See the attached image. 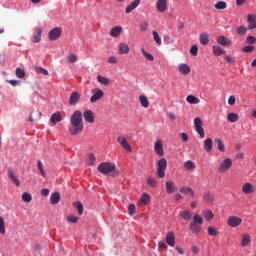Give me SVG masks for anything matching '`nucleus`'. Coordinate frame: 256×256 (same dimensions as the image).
I'll return each mask as SVG.
<instances>
[{
	"mask_svg": "<svg viewBox=\"0 0 256 256\" xmlns=\"http://www.w3.org/2000/svg\"><path fill=\"white\" fill-rule=\"evenodd\" d=\"M41 35H43V30L41 28H38L35 32H34V36H33V42L34 43H39L41 41Z\"/></svg>",
	"mask_w": 256,
	"mask_h": 256,
	"instance_id": "28",
	"label": "nucleus"
},
{
	"mask_svg": "<svg viewBox=\"0 0 256 256\" xmlns=\"http://www.w3.org/2000/svg\"><path fill=\"white\" fill-rule=\"evenodd\" d=\"M167 170V159L161 158L156 163V175L158 179H164Z\"/></svg>",
	"mask_w": 256,
	"mask_h": 256,
	"instance_id": "3",
	"label": "nucleus"
},
{
	"mask_svg": "<svg viewBox=\"0 0 256 256\" xmlns=\"http://www.w3.org/2000/svg\"><path fill=\"white\" fill-rule=\"evenodd\" d=\"M184 168L186 171H191V170L195 169V164L193 163V161L188 160L184 163Z\"/></svg>",
	"mask_w": 256,
	"mask_h": 256,
	"instance_id": "44",
	"label": "nucleus"
},
{
	"mask_svg": "<svg viewBox=\"0 0 256 256\" xmlns=\"http://www.w3.org/2000/svg\"><path fill=\"white\" fill-rule=\"evenodd\" d=\"M139 102L141 107H144V109H147L149 107V99L145 95H140L139 96Z\"/></svg>",
	"mask_w": 256,
	"mask_h": 256,
	"instance_id": "29",
	"label": "nucleus"
},
{
	"mask_svg": "<svg viewBox=\"0 0 256 256\" xmlns=\"http://www.w3.org/2000/svg\"><path fill=\"white\" fill-rule=\"evenodd\" d=\"M201 45H209V34L203 33L200 35Z\"/></svg>",
	"mask_w": 256,
	"mask_h": 256,
	"instance_id": "39",
	"label": "nucleus"
},
{
	"mask_svg": "<svg viewBox=\"0 0 256 256\" xmlns=\"http://www.w3.org/2000/svg\"><path fill=\"white\" fill-rule=\"evenodd\" d=\"M83 117L86 123H95V114L93 111L86 110L81 113V111L76 110L70 118L69 131L71 135H79V133H83Z\"/></svg>",
	"mask_w": 256,
	"mask_h": 256,
	"instance_id": "1",
	"label": "nucleus"
},
{
	"mask_svg": "<svg viewBox=\"0 0 256 256\" xmlns=\"http://www.w3.org/2000/svg\"><path fill=\"white\" fill-rule=\"evenodd\" d=\"M59 201H61V194H59V192H55L50 196L51 205H57Z\"/></svg>",
	"mask_w": 256,
	"mask_h": 256,
	"instance_id": "25",
	"label": "nucleus"
},
{
	"mask_svg": "<svg viewBox=\"0 0 256 256\" xmlns=\"http://www.w3.org/2000/svg\"><path fill=\"white\" fill-rule=\"evenodd\" d=\"M192 223H196L197 225H203V217H201V215H199V214H195L193 216Z\"/></svg>",
	"mask_w": 256,
	"mask_h": 256,
	"instance_id": "45",
	"label": "nucleus"
},
{
	"mask_svg": "<svg viewBox=\"0 0 256 256\" xmlns=\"http://www.w3.org/2000/svg\"><path fill=\"white\" fill-rule=\"evenodd\" d=\"M156 9L159 13H165L167 11V0H157Z\"/></svg>",
	"mask_w": 256,
	"mask_h": 256,
	"instance_id": "13",
	"label": "nucleus"
},
{
	"mask_svg": "<svg viewBox=\"0 0 256 256\" xmlns=\"http://www.w3.org/2000/svg\"><path fill=\"white\" fill-rule=\"evenodd\" d=\"M37 168L40 172L41 177H47V174L45 173V169L43 168V162L41 160L37 161Z\"/></svg>",
	"mask_w": 256,
	"mask_h": 256,
	"instance_id": "40",
	"label": "nucleus"
},
{
	"mask_svg": "<svg viewBox=\"0 0 256 256\" xmlns=\"http://www.w3.org/2000/svg\"><path fill=\"white\" fill-rule=\"evenodd\" d=\"M203 147L206 153H211V151H213V139L211 138L205 139Z\"/></svg>",
	"mask_w": 256,
	"mask_h": 256,
	"instance_id": "17",
	"label": "nucleus"
},
{
	"mask_svg": "<svg viewBox=\"0 0 256 256\" xmlns=\"http://www.w3.org/2000/svg\"><path fill=\"white\" fill-rule=\"evenodd\" d=\"M128 213L129 215L133 216L136 213V207L135 204H129L128 205Z\"/></svg>",
	"mask_w": 256,
	"mask_h": 256,
	"instance_id": "58",
	"label": "nucleus"
},
{
	"mask_svg": "<svg viewBox=\"0 0 256 256\" xmlns=\"http://www.w3.org/2000/svg\"><path fill=\"white\" fill-rule=\"evenodd\" d=\"M242 193L244 195H251V193H255V188L253 187V184L247 182L242 186Z\"/></svg>",
	"mask_w": 256,
	"mask_h": 256,
	"instance_id": "14",
	"label": "nucleus"
},
{
	"mask_svg": "<svg viewBox=\"0 0 256 256\" xmlns=\"http://www.w3.org/2000/svg\"><path fill=\"white\" fill-rule=\"evenodd\" d=\"M74 207L77 209L78 215H83V204L81 202H74Z\"/></svg>",
	"mask_w": 256,
	"mask_h": 256,
	"instance_id": "49",
	"label": "nucleus"
},
{
	"mask_svg": "<svg viewBox=\"0 0 256 256\" xmlns=\"http://www.w3.org/2000/svg\"><path fill=\"white\" fill-rule=\"evenodd\" d=\"M249 243H251V235L244 234L242 236V241H241L242 247H247V245H249Z\"/></svg>",
	"mask_w": 256,
	"mask_h": 256,
	"instance_id": "37",
	"label": "nucleus"
},
{
	"mask_svg": "<svg viewBox=\"0 0 256 256\" xmlns=\"http://www.w3.org/2000/svg\"><path fill=\"white\" fill-rule=\"evenodd\" d=\"M62 117H61V113L58 112V113H54L52 114L51 118H50V121L51 123H53L54 125H57V123H60Z\"/></svg>",
	"mask_w": 256,
	"mask_h": 256,
	"instance_id": "31",
	"label": "nucleus"
},
{
	"mask_svg": "<svg viewBox=\"0 0 256 256\" xmlns=\"http://www.w3.org/2000/svg\"><path fill=\"white\" fill-rule=\"evenodd\" d=\"M22 201H24V203H31V201H33V197L28 192H24L22 194Z\"/></svg>",
	"mask_w": 256,
	"mask_h": 256,
	"instance_id": "42",
	"label": "nucleus"
},
{
	"mask_svg": "<svg viewBox=\"0 0 256 256\" xmlns=\"http://www.w3.org/2000/svg\"><path fill=\"white\" fill-rule=\"evenodd\" d=\"M146 183L147 185H149V187H157V185H159V183L157 182V180L151 176H149L147 179H146Z\"/></svg>",
	"mask_w": 256,
	"mask_h": 256,
	"instance_id": "38",
	"label": "nucleus"
},
{
	"mask_svg": "<svg viewBox=\"0 0 256 256\" xmlns=\"http://www.w3.org/2000/svg\"><path fill=\"white\" fill-rule=\"evenodd\" d=\"M213 217H214L213 211L207 210L205 212V219H206V221H211V219H213Z\"/></svg>",
	"mask_w": 256,
	"mask_h": 256,
	"instance_id": "60",
	"label": "nucleus"
},
{
	"mask_svg": "<svg viewBox=\"0 0 256 256\" xmlns=\"http://www.w3.org/2000/svg\"><path fill=\"white\" fill-rule=\"evenodd\" d=\"M216 41L218 45H222V47H229V45H232L233 43L229 38L223 35L218 36Z\"/></svg>",
	"mask_w": 256,
	"mask_h": 256,
	"instance_id": "11",
	"label": "nucleus"
},
{
	"mask_svg": "<svg viewBox=\"0 0 256 256\" xmlns=\"http://www.w3.org/2000/svg\"><path fill=\"white\" fill-rule=\"evenodd\" d=\"M246 43H248V45H253L254 43H256L255 36H247Z\"/></svg>",
	"mask_w": 256,
	"mask_h": 256,
	"instance_id": "61",
	"label": "nucleus"
},
{
	"mask_svg": "<svg viewBox=\"0 0 256 256\" xmlns=\"http://www.w3.org/2000/svg\"><path fill=\"white\" fill-rule=\"evenodd\" d=\"M186 101H187V103H190V105H198V103H200L199 98H197L193 95H188L186 97Z\"/></svg>",
	"mask_w": 256,
	"mask_h": 256,
	"instance_id": "35",
	"label": "nucleus"
},
{
	"mask_svg": "<svg viewBox=\"0 0 256 256\" xmlns=\"http://www.w3.org/2000/svg\"><path fill=\"white\" fill-rule=\"evenodd\" d=\"M97 81L100 83V85H104L105 87L110 84L109 78L102 75L97 76Z\"/></svg>",
	"mask_w": 256,
	"mask_h": 256,
	"instance_id": "33",
	"label": "nucleus"
},
{
	"mask_svg": "<svg viewBox=\"0 0 256 256\" xmlns=\"http://www.w3.org/2000/svg\"><path fill=\"white\" fill-rule=\"evenodd\" d=\"M66 219L69 221V223H77V221H79V218L74 215L68 216Z\"/></svg>",
	"mask_w": 256,
	"mask_h": 256,
	"instance_id": "62",
	"label": "nucleus"
},
{
	"mask_svg": "<svg viewBox=\"0 0 256 256\" xmlns=\"http://www.w3.org/2000/svg\"><path fill=\"white\" fill-rule=\"evenodd\" d=\"M66 59L69 63H77V55L69 54L66 56Z\"/></svg>",
	"mask_w": 256,
	"mask_h": 256,
	"instance_id": "51",
	"label": "nucleus"
},
{
	"mask_svg": "<svg viewBox=\"0 0 256 256\" xmlns=\"http://www.w3.org/2000/svg\"><path fill=\"white\" fill-rule=\"evenodd\" d=\"M142 55L147 59V61H155V57L151 55V53L147 52L145 49H141Z\"/></svg>",
	"mask_w": 256,
	"mask_h": 256,
	"instance_id": "47",
	"label": "nucleus"
},
{
	"mask_svg": "<svg viewBox=\"0 0 256 256\" xmlns=\"http://www.w3.org/2000/svg\"><path fill=\"white\" fill-rule=\"evenodd\" d=\"M151 201V196L147 193H144L139 200L138 205L140 207H144V205H147Z\"/></svg>",
	"mask_w": 256,
	"mask_h": 256,
	"instance_id": "19",
	"label": "nucleus"
},
{
	"mask_svg": "<svg viewBox=\"0 0 256 256\" xmlns=\"http://www.w3.org/2000/svg\"><path fill=\"white\" fill-rule=\"evenodd\" d=\"M180 193H184V195H190V197H195V191L190 187H182L180 188Z\"/></svg>",
	"mask_w": 256,
	"mask_h": 256,
	"instance_id": "32",
	"label": "nucleus"
},
{
	"mask_svg": "<svg viewBox=\"0 0 256 256\" xmlns=\"http://www.w3.org/2000/svg\"><path fill=\"white\" fill-rule=\"evenodd\" d=\"M7 175L10 181H12V183H14L16 187H19L21 185V182L19 181V179L15 177V173H13V169L9 168Z\"/></svg>",
	"mask_w": 256,
	"mask_h": 256,
	"instance_id": "16",
	"label": "nucleus"
},
{
	"mask_svg": "<svg viewBox=\"0 0 256 256\" xmlns=\"http://www.w3.org/2000/svg\"><path fill=\"white\" fill-rule=\"evenodd\" d=\"M208 235H210L211 237H216V235H219V231L217 229H215V227L209 226L208 227Z\"/></svg>",
	"mask_w": 256,
	"mask_h": 256,
	"instance_id": "48",
	"label": "nucleus"
},
{
	"mask_svg": "<svg viewBox=\"0 0 256 256\" xmlns=\"http://www.w3.org/2000/svg\"><path fill=\"white\" fill-rule=\"evenodd\" d=\"M213 50V55H215L216 57H221V55H225V50H223V48L219 45H214L212 47Z\"/></svg>",
	"mask_w": 256,
	"mask_h": 256,
	"instance_id": "23",
	"label": "nucleus"
},
{
	"mask_svg": "<svg viewBox=\"0 0 256 256\" xmlns=\"http://www.w3.org/2000/svg\"><path fill=\"white\" fill-rule=\"evenodd\" d=\"M190 53L193 55V57H197L199 53V47H197V45H192L190 48Z\"/></svg>",
	"mask_w": 256,
	"mask_h": 256,
	"instance_id": "54",
	"label": "nucleus"
},
{
	"mask_svg": "<svg viewBox=\"0 0 256 256\" xmlns=\"http://www.w3.org/2000/svg\"><path fill=\"white\" fill-rule=\"evenodd\" d=\"M81 99V95L77 91H73L69 98V105H77Z\"/></svg>",
	"mask_w": 256,
	"mask_h": 256,
	"instance_id": "12",
	"label": "nucleus"
},
{
	"mask_svg": "<svg viewBox=\"0 0 256 256\" xmlns=\"http://www.w3.org/2000/svg\"><path fill=\"white\" fill-rule=\"evenodd\" d=\"M37 73H41L42 75H49V71L43 67H37L36 68Z\"/></svg>",
	"mask_w": 256,
	"mask_h": 256,
	"instance_id": "63",
	"label": "nucleus"
},
{
	"mask_svg": "<svg viewBox=\"0 0 256 256\" xmlns=\"http://www.w3.org/2000/svg\"><path fill=\"white\" fill-rule=\"evenodd\" d=\"M227 120L229 121V123H237V121H239V114L229 113L227 115Z\"/></svg>",
	"mask_w": 256,
	"mask_h": 256,
	"instance_id": "34",
	"label": "nucleus"
},
{
	"mask_svg": "<svg viewBox=\"0 0 256 256\" xmlns=\"http://www.w3.org/2000/svg\"><path fill=\"white\" fill-rule=\"evenodd\" d=\"M141 5V0H135L131 2L125 9V13L129 14L131 11H135Z\"/></svg>",
	"mask_w": 256,
	"mask_h": 256,
	"instance_id": "15",
	"label": "nucleus"
},
{
	"mask_svg": "<svg viewBox=\"0 0 256 256\" xmlns=\"http://www.w3.org/2000/svg\"><path fill=\"white\" fill-rule=\"evenodd\" d=\"M194 127L195 131L198 133V135H200V138L205 139V129H203V121L201 118L196 117L194 119Z\"/></svg>",
	"mask_w": 256,
	"mask_h": 256,
	"instance_id": "4",
	"label": "nucleus"
},
{
	"mask_svg": "<svg viewBox=\"0 0 256 256\" xmlns=\"http://www.w3.org/2000/svg\"><path fill=\"white\" fill-rule=\"evenodd\" d=\"M93 95L90 98V103H96V101H99V99H101L105 93L103 92V90L96 88L93 90Z\"/></svg>",
	"mask_w": 256,
	"mask_h": 256,
	"instance_id": "10",
	"label": "nucleus"
},
{
	"mask_svg": "<svg viewBox=\"0 0 256 256\" xmlns=\"http://www.w3.org/2000/svg\"><path fill=\"white\" fill-rule=\"evenodd\" d=\"M63 30L60 27H54L48 33L49 41H57L61 37Z\"/></svg>",
	"mask_w": 256,
	"mask_h": 256,
	"instance_id": "6",
	"label": "nucleus"
},
{
	"mask_svg": "<svg viewBox=\"0 0 256 256\" xmlns=\"http://www.w3.org/2000/svg\"><path fill=\"white\" fill-rule=\"evenodd\" d=\"M179 217L184 219V221H190L191 217H193V212L190 210L180 211Z\"/></svg>",
	"mask_w": 256,
	"mask_h": 256,
	"instance_id": "21",
	"label": "nucleus"
},
{
	"mask_svg": "<svg viewBox=\"0 0 256 256\" xmlns=\"http://www.w3.org/2000/svg\"><path fill=\"white\" fill-rule=\"evenodd\" d=\"M243 223V219L237 217V216H230L227 220V225L229 227H239Z\"/></svg>",
	"mask_w": 256,
	"mask_h": 256,
	"instance_id": "9",
	"label": "nucleus"
},
{
	"mask_svg": "<svg viewBox=\"0 0 256 256\" xmlns=\"http://www.w3.org/2000/svg\"><path fill=\"white\" fill-rule=\"evenodd\" d=\"M15 75L18 79H23V78H25V70H23L21 68H16Z\"/></svg>",
	"mask_w": 256,
	"mask_h": 256,
	"instance_id": "46",
	"label": "nucleus"
},
{
	"mask_svg": "<svg viewBox=\"0 0 256 256\" xmlns=\"http://www.w3.org/2000/svg\"><path fill=\"white\" fill-rule=\"evenodd\" d=\"M153 38L155 43H157V45H161V37L159 36V33H157V31H153L152 32Z\"/></svg>",
	"mask_w": 256,
	"mask_h": 256,
	"instance_id": "52",
	"label": "nucleus"
},
{
	"mask_svg": "<svg viewBox=\"0 0 256 256\" xmlns=\"http://www.w3.org/2000/svg\"><path fill=\"white\" fill-rule=\"evenodd\" d=\"M95 160H96L95 155L89 154L86 159V163H87V165H90V166L95 165Z\"/></svg>",
	"mask_w": 256,
	"mask_h": 256,
	"instance_id": "50",
	"label": "nucleus"
},
{
	"mask_svg": "<svg viewBox=\"0 0 256 256\" xmlns=\"http://www.w3.org/2000/svg\"><path fill=\"white\" fill-rule=\"evenodd\" d=\"M231 167H233V160H231V158H226L220 163L218 173H226Z\"/></svg>",
	"mask_w": 256,
	"mask_h": 256,
	"instance_id": "5",
	"label": "nucleus"
},
{
	"mask_svg": "<svg viewBox=\"0 0 256 256\" xmlns=\"http://www.w3.org/2000/svg\"><path fill=\"white\" fill-rule=\"evenodd\" d=\"M154 151L156 155L159 157H163L165 155V151L163 150V140L157 139L154 143Z\"/></svg>",
	"mask_w": 256,
	"mask_h": 256,
	"instance_id": "7",
	"label": "nucleus"
},
{
	"mask_svg": "<svg viewBox=\"0 0 256 256\" xmlns=\"http://www.w3.org/2000/svg\"><path fill=\"white\" fill-rule=\"evenodd\" d=\"M117 143H119V145H121V147L124 148L125 151H127L128 153H131V151L133 150L131 148V144H129V141H127V138L123 136L117 138Z\"/></svg>",
	"mask_w": 256,
	"mask_h": 256,
	"instance_id": "8",
	"label": "nucleus"
},
{
	"mask_svg": "<svg viewBox=\"0 0 256 256\" xmlns=\"http://www.w3.org/2000/svg\"><path fill=\"white\" fill-rule=\"evenodd\" d=\"M147 29H149V22L147 21H143L140 23V31L144 32L147 31Z\"/></svg>",
	"mask_w": 256,
	"mask_h": 256,
	"instance_id": "57",
	"label": "nucleus"
},
{
	"mask_svg": "<svg viewBox=\"0 0 256 256\" xmlns=\"http://www.w3.org/2000/svg\"><path fill=\"white\" fill-rule=\"evenodd\" d=\"M164 43H166V45H173V43H175V39L169 35H166L164 36Z\"/></svg>",
	"mask_w": 256,
	"mask_h": 256,
	"instance_id": "53",
	"label": "nucleus"
},
{
	"mask_svg": "<svg viewBox=\"0 0 256 256\" xmlns=\"http://www.w3.org/2000/svg\"><path fill=\"white\" fill-rule=\"evenodd\" d=\"M118 53L120 55H127V53H129V45L125 43H120L118 46Z\"/></svg>",
	"mask_w": 256,
	"mask_h": 256,
	"instance_id": "24",
	"label": "nucleus"
},
{
	"mask_svg": "<svg viewBox=\"0 0 256 256\" xmlns=\"http://www.w3.org/2000/svg\"><path fill=\"white\" fill-rule=\"evenodd\" d=\"M97 171L102 175H111L112 177H119V170L117 166L111 162H102L98 165Z\"/></svg>",
	"mask_w": 256,
	"mask_h": 256,
	"instance_id": "2",
	"label": "nucleus"
},
{
	"mask_svg": "<svg viewBox=\"0 0 256 256\" xmlns=\"http://www.w3.org/2000/svg\"><path fill=\"white\" fill-rule=\"evenodd\" d=\"M178 71L182 75H189V73H191V67H189L187 64H179Z\"/></svg>",
	"mask_w": 256,
	"mask_h": 256,
	"instance_id": "18",
	"label": "nucleus"
},
{
	"mask_svg": "<svg viewBox=\"0 0 256 256\" xmlns=\"http://www.w3.org/2000/svg\"><path fill=\"white\" fill-rule=\"evenodd\" d=\"M236 33L238 35H245V33H247V27L245 26H239L237 29H236Z\"/></svg>",
	"mask_w": 256,
	"mask_h": 256,
	"instance_id": "55",
	"label": "nucleus"
},
{
	"mask_svg": "<svg viewBox=\"0 0 256 256\" xmlns=\"http://www.w3.org/2000/svg\"><path fill=\"white\" fill-rule=\"evenodd\" d=\"M242 51L244 53H253V51H255V46H244Z\"/></svg>",
	"mask_w": 256,
	"mask_h": 256,
	"instance_id": "59",
	"label": "nucleus"
},
{
	"mask_svg": "<svg viewBox=\"0 0 256 256\" xmlns=\"http://www.w3.org/2000/svg\"><path fill=\"white\" fill-rule=\"evenodd\" d=\"M123 33V27L115 26L110 30V37H119Z\"/></svg>",
	"mask_w": 256,
	"mask_h": 256,
	"instance_id": "20",
	"label": "nucleus"
},
{
	"mask_svg": "<svg viewBox=\"0 0 256 256\" xmlns=\"http://www.w3.org/2000/svg\"><path fill=\"white\" fill-rule=\"evenodd\" d=\"M175 191V183H173V181H167L166 182V192L168 193V195L173 194Z\"/></svg>",
	"mask_w": 256,
	"mask_h": 256,
	"instance_id": "30",
	"label": "nucleus"
},
{
	"mask_svg": "<svg viewBox=\"0 0 256 256\" xmlns=\"http://www.w3.org/2000/svg\"><path fill=\"white\" fill-rule=\"evenodd\" d=\"M247 21L249 23V26H248L249 30L256 29V18H255L254 15L249 14L248 18H247Z\"/></svg>",
	"mask_w": 256,
	"mask_h": 256,
	"instance_id": "27",
	"label": "nucleus"
},
{
	"mask_svg": "<svg viewBox=\"0 0 256 256\" xmlns=\"http://www.w3.org/2000/svg\"><path fill=\"white\" fill-rule=\"evenodd\" d=\"M204 201L205 203H213L215 201V198L213 197V194L211 192H208L204 195Z\"/></svg>",
	"mask_w": 256,
	"mask_h": 256,
	"instance_id": "43",
	"label": "nucleus"
},
{
	"mask_svg": "<svg viewBox=\"0 0 256 256\" xmlns=\"http://www.w3.org/2000/svg\"><path fill=\"white\" fill-rule=\"evenodd\" d=\"M215 143L217 145L218 151H220V153H225V144L223 143V140L216 138Z\"/></svg>",
	"mask_w": 256,
	"mask_h": 256,
	"instance_id": "36",
	"label": "nucleus"
},
{
	"mask_svg": "<svg viewBox=\"0 0 256 256\" xmlns=\"http://www.w3.org/2000/svg\"><path fill=\"white\" fill-rule=\"evenodd\" d=\"M224 61H226V63L232 64V63H235V58H233L232 56L226 55L224 57Z\"/></svg>",
	"mask_w": 256,
	"mask_h": 256,
	"instance_id": "64",
	"label": "nucleus"
},
{
	"mask_svg": "<svg viewBox=\"0 0 256 256\" xmlns=\"http://www.w3.org/2000/svg\"><path fill=\"white\" fill-rule=\"evenodd\" d=\"M0 233L5 235V220L0 216Z\"/></svg>",
	"mask_w": 256,
	"mask_h": 256,
	"instance_id": "56",
	"label": "nucleus"
},
{
	"mask_svg": "<svg viewBox=\"0 0 256 256\" xmlns=\"http://www.w3.org/2000/svg\"><path fill=\"white\" fill-rule=\"evenodd\" d=\"M215 9H218L219 11L227 9V2L225 1H219L214 5Z\"/></svg>",
	"mask_w": 256,
	"mask_h": 256,
	"instance_id": "41",
	"label": "nucleus"
},
{
	"mask_svg": "<svg viewBox=\"0 0 256 256\" xmlns=\"http://www.w3.org/2000/svg\"><path fill=\"white\" fill-rule=\"evenodd\" d=\"M189 227H190V230L192 231V233H195L196 235L201 233V225L200 224H196L195 222H190Z\"/></svg>",
	"mask_w": 256,
	"mask_h": 256,
	"instance_id": "26",
	"label": "nucleus"
},
{
	"mask_svg": "<svg viewBox=\"0 0 256 256\" xmlns=\"http://www.w3.org/2000/svg\"><path fill=\"white\" fill-rule=\"evenodd\" d=\"M166 243L170 247H175V234L173 232H168L166 235Z\"/></svg>",
	"mask_w": 256,
	"mask_h": 256,
	"instance_id": "22",
	"label": "nucleus"
}]
</instances>
